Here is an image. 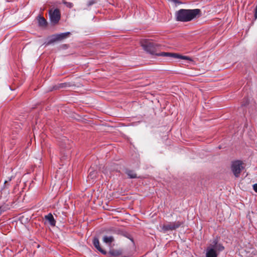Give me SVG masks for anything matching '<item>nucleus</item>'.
Returning <instances> with one entry per match:
<instances>
[{
    "instance_id": "2eb2a0df",
    "label": "nucleus",
    "mask_w": 257,
    "mask_h": 257,
    "mask_svg": "<svg viewBox=\"0 0 257 257\" xmlns=\"http://www.w3.org/2000/svg\"><path fill=\"white\" fill-rule=\"evenodd\" d=\"M64 4L66 6V7L71 8L73 7V4L69 2H64Z\"/></svg>"
},
{
    "instance_id": "1a4fd4ad",
    "label": "nucleus",
    "mask_w": 257,
    "mask_h": 257,
    "mask_svg": "<svg viewBox=\"0 0 257 257\" xmlns=\"http://www.w3.org/2000/svg\"><path fill=\"white\" fill-rule=\"evenodd\" d=\"M93 244L94 245V246L99 251H100L101 253H102L103 254H105L106 253V251H104V250H103L100 246V245H99V241L98 239V238H95L93 240Z\"/></svg>"
},
{
    "instance_id": "4468645a",
    "label": "nucleus",
    "mask_w": 257,
    "mask_h": 257,
    "mask_svg": "<svg viewBox=\"0 0 257 257\" xmlns=\"http://www.w3.org/2000/svg\"><path fill=\"white\" fill-rule=\"evenodd\" d=\"M96 174V172L95 171H91L90 172L88 177L92 179L95 177Z\"/></svg>"
},
{
    "instance_id": "9b49d317",
    "label": "nucleus",
    "mask_w": 257,
    "mask_h": 257,
    "mask_svg": "<svg viewBox=\"0 0 257 257\" xmlns=\"http://www.w3.org/2000/svg\"><path fill=\"white\" fill-rule=\"evenodd\" d=\"M45 218L51 225L54 226L55 225V221L53 216L51 214H49L48 215H46Z\"/></svg>"
},
{
    "instance_id": "f257e3e1",
    "label": "nucleus",
    "mask_w": 257,
    "mask_h": 257,
    "mask_svg": "<svg viewBox=\"0 0 257 257\" xmlns=\"http://www.w3.org/2000/svg\"><path fill=\"white\" fill-rule=\"evenodd\" d=\"M199 9L185 10L181 9L176 13L177 21L181 22L190 21L200 15Z\"/></svg>"
},
{
    "instance_id": "20e7f679",
    "label": "nucleus",
    "mask_w": 257,
    "mask_h": 257,
    "mask_svg": "<svg viewBox=\"0 0 257 257\" xmlns=\"http://www.w3.org/2000/svg\"><path fill=\"white\" fill-rule=\"evenodd\" d=\"M243 168L242 163L239 161L233 162L231 165V170L236 177L239 176Z\"/></svg>"
},
{
    "instance_id": "aec40b11",
    "label": "nucleus",
    "mask_w": 257,
    "mask_h": 257,
    "mask_svg": "<svg viewBox=\"0 0 257 257\" xmlns=\"http://www.w3.org/2000/svg\"><path fill=\"white\" fill-rule=\"evenodd\" d=\"M4 192H5V190H4L3 192H2L1 194H3Z\"/></svg>"
},
{
    "instance_id": "a211bd4d",
    "label": "nucleus",
    "mask_w": 257,
    "mask_h": 257,
    "mask_svg": "<svg viewBox=\"0 0 257 257\" xmlns=\"http://www.w3.org/2000/svg\"><path fill=\"white\" fill-rule=\"evenodd\" d=\"M253 188L254 190L256 192H257V184L253 185Z\"/></svg>"
},
{
    "instance_id": "423d86ee",
    "label": "nucleus",
    "mask_w": 257,
    "mask_h": 257,
    "mask_svg": "<svg viewBox=\"0 0 257 257\" xmlns=\"http://www.w3.org/2000/svg\"><path fill=\"white\" fill-rule=\"evenodd\" d=\"M181 222L178 221L175 222H170L167 224L161 226L162 230L164 231L175 230L181 225Z\"/></svg>"
},
{
    "instance_id": "0eeeda50",
    "label": "nucleus",
    "mask_w": 257,
    "mask_h": 257,
    "mask_svg": "<svg viewBox=\"0 0 257 257\" xmlns=\"http://www.w3.org/2000/svg\"><path fill=\"white\" fill-rule=\"evenodd\" d=\"M157 55L161 56H169V57H173L174 58H179V59H181L183 60H188V61H192L191 58L188 56L180 55L176 53L163 52V53L157 54Z\"/></svg>"
},
{
    "instance_id": "f3484780",
    "label": "nucleus",
    "mask_w": 257,
    "mask_h": 257,
    "mask_svg": "<svg viewBox=\"0 0 257 257\" xmlns=\"http://www.w3.org/2000/svg\"><path fill=\"white\" fill-rule=\"evenodd\" d=\"M5 210V207L4 206L0 207V214L2 213V211H4Z\"/></svg>"
},
{
    "instance_id": "6e6552de",
    "label": "nucleus",
    "mask_w": 257,
    "mask_h": 257,
    "mask_svg": "<svg viewBox=\"0 0 257 257\" xmlns=\"http://www.w3.org/2000/svg\"><path fill=\"white\" fill-rule=\"evenodd\" d=\"M70 34V32H66L59 34L54 35L51 37L49 43H51L56 41H61L68 37Z\"/></svg>"
},
{
    "instance_id": "f8f14e48",
    "label": "nucleus",
    "mask_w": 257,
    "mask_h": 257,
    "mask_svg": "<svg viewBox=\"0 0 257 257\" xmlns=\"http://www.w3.org/2000/svg\"><path fill=\"white\" fill-rule=\"evenodd\" d=\"M39 26L45 27L46 26L47 22L46 20L41 17H38L37 18Z\"/></svg>"
},
{
    "instance_id": "7ed1b4c3",
    "label": "nucleus",
    "mask_w": 257,
    "mask_h": 257,
    "mask_svg": "<svg viewBox=\"0 0 257 257\" xmlns=\"http://www.w3.org/2000/svg\"><path fill=\"white\" fill-rule=\"evenodd\" d=\"M141 45L145 51L151 54L155 53L159 46L158 44L146 39L142 40L141 41Z\"/></svg>"
},
{
    "instance_id": "ddd939ff",
    "label": "nucleus",
    "mask_w": 257,
    "mask_h": 257,
    "mask_svg": "<svg viewBox=\"0 0 257 257\" xmlns=\"http://www.w3.org/2000/svg\"><path fill=\"white\" fill-rule=\"evenodd\" d=\"M126 173L130 178H136L137 177V175L134 171L131 170H127Z\"/></svg>"
},
{
    "instance_id": "9d476101",
    "label": "nucleus",
    "mask_w": 257,
    "mask_h": 257,
    "mask_svg": "<svg viewBox=\"0 0 257 257\" xmlns=\"http://www.w3.org/2000/svg\"><path fill=\"white\" fill-rule=\"evenodd\" d=\"M103 241L105 243L110 244L114 240V238L112 236H104L103 237Z\"/></svg>"
},
{
    "instance_id": "dca6fc26",
    "label": "nucleus",
    "mask_w": 257,
    "mask_h": 257,
    "mask_svg": "<svg viewBox=\"0 0 257 257\" xmlns=\"http://www.w3.org/2000/svg\"><path fill=\"white\" fill-rule=\"evenodd\" d=\"M110 253L112 254V255H113V256H116V255H118L119 254L118 253L116 252L115 251H110Z\"/></svg>"
},
{
    "instance_id": "39448f33",
    "label": "nucleus",
    "mask_w": 257,
    "mask_h": 257,
    "mask_svg": "<svg viewBox=\"0 0 257 257\" xmlns=\"http://www.w3.org/2000/svg\"><path fill=\"white\" fill-rule=\"evenodd\" d=\"M50 18L51 22L53 24H56L60 19V12L57 9L49 11Z\"/></svg>"
},
{
    "instance_id": "f03ea898",
    "label": "nucleus",
    "mask_w": 257,
    "mask_h": 257,
    "mask_svg": "<svg viewBox=\"0 0 257 257\" xmlns=\"http://www.w3.org/2000/svg\"><path fill=\"white\" fill-rule=\"evenodd\" d=\"M223 249L224 247L221 244L217 243V241L214 240L207 246L206 257H217L219 252Z\"/></svg>"
},
{
    "instance_id": "6ab92c4d",
    "label": "nucleus",
    "mask_w": 257,
    "mask_h": 257,
    "mask_svg": "<svg viewBox=\"0 0 257 257\" xmlns=\"http://www.w3.org/2000/svg\"><path fill=\"white\" fill-rule=\"evenodd\" d=\"M11 180H12V177L9 178L8 180H6L5 181V184H6L8 182V181H10Z\"/></svg>"
}]
</instances>
